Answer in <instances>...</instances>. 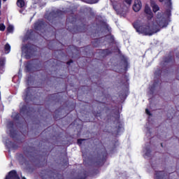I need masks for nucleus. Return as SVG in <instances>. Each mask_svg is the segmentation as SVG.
Masks as SVG:
<instances>
[{
  "label": "nucleus",
  "instance_id": "f257e3e1",
  "mask_svg": "<svg viewBox=\"0 0 179 179\" xmlns=\"http://www.w3.org/2000/svg\"><path fill=\"white\" fill-rule=\"evenodd\" d=\"M31 150L34 151L27 150L24 152V154H20L19 155L20 159H22V161L24 164L31 163L35 167H45L48 163L45 156L38 154L34 151V148H31Z\"/></svg>",
  "mask_w": 179,
  "mask_h": 179
},
{
  "label": "nucleus",
  "instance_id": "f03ea898",
  "mask_svg": "<svg viewBox=\"0 0 179 179\" xmlns=\"http://www.w3.org/2000/svg\"><path fill=\"white\" fill-rule=\"evenodd\" d=\"M133 26L136 32L143 36H153L160 31L159 28H153L150 24H141L139 21L134 22Z\"/></svg>",
  "mask_w": 179,
  "mask_h": 179
},
{
  "label": "nucleus",
  "instance_id": "7ed1b4c3",
  "mask_svg": "<svg viewBox=\"0 0 179 179\" xmlns=\"http://www.w3.org/2000/svg\"><path fill=\"white\" fill-rule=\"evenodd\" d=\"M75 22H76V17L73 16L68 17L66 21L67 30H69V31H71V33H73V34H75L76 33H85V31L87 30L88 27L85 24H82L80 26H75L73 29L68 27V24H69V23L70 24L73 25Z\"/></svg>",
  "mask_w": 179,
  "mask_h": 179
},
{
  "label": "nucleus",
  "instance_id": "20e7f679",
  "mask_svg": "<svg viewBox=\"0 0 179 179\" xmlns=\"http://www.w3.org/2000/svg\"><path fill=\"white\" fill-rule=\"evenodd\" d=\"M41 177L42 179H65L64 175L50 169L42 170Z\"/></svg>",
  "mask_w": 179,
  "mask_h": 179
},
{
  "label": "nucleus",
  "instance_id": "39448f33",
  "mask_svg": "<svg viewBox=\"0 0 179 179\" xmlns=\"http://www.w3.org/2000/svg\"><path fill=\"white\" fill-rule=\"evenodd\" d=\"M64 13V11L61 10H52L49 14L45 15V19L48 20L50 23H54V20H55L57 17H61Z\"/></svg>",
  "mask_w": 179,
  "mask_h": 179
},
{
  "label": "nucleus",
  "instance_id": "423d86ee",
  "mask_svg": "<svg viewBox=\"0 0 179 179\" xmlns=\"http://www.w3.org/2000/svg\"><path fill=\"white\" fill-rule=\"evenodd\" d=\"M155 22L157 26L160 27V29H164V27H167V24H169L167 23V21L166 20V18H164V16L162 12L157 13L156 15Z\"/></svg>",
  "mask_w": 179,
  "mask_h": 179
},
{
  "label": "nucleus",
  "instance_id": "0eeeda50",
  "mask_svg": "<svg viewBox=\"0 0 179 179\" xmlns=\"http://www.w3.org/2000/svg\"><path fill=\"white\" fill-rule=\"evenodd\" d=\"M29 107L27 105H23L20 108V113H16L13 115V118L15 121H19L21 115H29Z\"/></svg>",
  "mask_w": 179,
  "mask_h": 179
},
{
  "label": "nucleus",
  "instance_id": "6e6552de",
  "mask_svg": "<svg viewBox=\"0 0 179 179\" xmlns=\"http://www.w3.org/2000/svg\"><path fill=\"white\" fill-rule=\"evenodd\" d=\"M25 57L27 59H30L33 57L34 52L37 50V48L34 45H25Z\"/></svg>",
  "mask_w": 179,
  "mask_h": 179
},
{
  "label": "nucleus",
  "instance_id": "1a4fd4ad",
  "mask_svg": "<svg viewBox=\"0 0 179 179\" xmlns=\"http://www.w3.org/2000/svg\"><path fill=\"white\" fill-rule=\"evenodd\" d=\"M106 157H107V151H105L102 155V157L100 155H98L96 158V160L94 162L97 167H101L106 163Z\"/></svg>",
  "mask_w": 179,
  "mask_h": 179
},
{
  "label": "nucleus",
  "instance_id": "9d476101",
  "mask_svg": "<svg viewBox=\"0 0 179 179\" xmlns=\"http://www.w3.org/2000/svg\"><path fill=\"white\" fill-rule=\"evenodd\" d=\"M31 92H33L32 87H28L25 90L23 97L26 103H29V101H31V100H33V94Z\"/></svg>",
  "mask_w": 179,
  "mask_h": 179
},
{
  "label": "nucleus",
  "instance_id": "9b49d317",
  "mask_svg": "<svg viewBox=\"0 0 179 179\" xmlns=\"http://www.w3.org/2000/svg\"><path fill=\"white\" fill-rule=\"evenodd\" d=\"M120 111H117L115 113V116H114V118H115V120L117 122V126H116V128H117V135H118V134L120 132H121V129H122V123H121V121H120Z\"/></svg>",
  "mask_w": 179,
  "mask_h": 179
},
{
  "label": "nucleus",
  "instance_id": "f8f14e48",
  "mask_svg": "<svg viewBox=\"0 0 179 179\" xmlns=\"http://www.w3.org/2000/svg\"><path fill=\"white\" fill-rule=\"evenodd\" d=\"M174 62H176V59L174 58V56L171 55L166 56L164 59L162 69L164 70L167 64H174Z\"/></svg>",
  "mask_w": 179,
  "mask_h": 179
},
{
  "label": "nucleus",
  "instance_id": "ddd939ff",
  "mask_svg": "<svg viewBox=\"0 0 179 179\" xmlns=\"http://www.w3.org/2000/svg\"><path fill=\"white\" fill-rule=\"evenodd\" d=\"M156 179H169V175L164 171H155Z\"/></svg>",
  "mask_w": 179,
  "mask_h": 179
},
{
  "label": "nucleus",
  "instance_id": "4468645a",
  "mask_svg": "<svg viewBox=\"0 0 179 179\" xmlns=\"http://www.w3.org/2000/svg\"><path fill=\"white\" fill-rule=\"evenodd\" d=\"M44 27H45V23L41 20L36 22L34 25V30H37L38 31H41Z\"/></svg>",
  "mask_w": 179,
  "mask_h": 179
},
{
  "label": "nucleus",
  "instance_id": "2eb2a0df",
  "mask_svg": "<svg viewBox=\"0 0 179 179\" xmlns=\"http://www.w3.org/2000/svg\"><path fill=\"white\" fill-rule=\"evenodd\" d=\"M5 179H20V177H19V175L17 174L16 170H12L8 172Z\"/></svg>",
  "mask_w": 179,
  "mask_h": 179
},
{
  "label": "nucleus",
  "instance_id": "dca6fc26",
  "mask_svg": "<svg viewBox=\"0 0 179 179\" xmlns=\"http://www.w3.org/2000/svg\"><path fill=\"white\" fill-rule=\"evenodd\" d=\"M142 8V1L141 0H136L133 6L134 12H139Z\"/></svg>",
  "mask_w": 179,
  "mask_h": 179
},
{
  "label": "nucleus",
  "instance_id": "f3484780",
  "mask_svg": "<svg viewBox=\"0 0 179 179\" xmlns=\"http://www.w3.org/2000/svg\"><path fill=\"white\" fill-rule=\"evenodd\" d=\"M6 143V146H8V149H13V150H16V149H17V148H18L17 143H13L9 140H7Z\"/></svg>",
  "mask_w": 179,
  "mask_h": 179
},
{
  "label": "nucleus",
  "instance_id": "a211bd4d",
  "mask_svg": "<svg viewBox=\"0 0 179 179\" xmlns=\"http://www.w3.org/2000/svg\"><path fill=\"white\" fill-rule=\"evenodd\" d=\"M150 3L151 8H152V12H154V13H156V12H158V10H160V7H159L156 4V1H155V0H150Z\"/></svg>",
  "mask_w": 179,
  "mask_h": 179
},
{
  "label": "nucleus",
  "instance_id": "6ab92c4d",
  "mask_svg": "<svg viewBox=\"0 0 179 179\" xmlns=\"http://www.w3.org/2000/svg\"><path fill=\"white\" fill-rule=\"evenodd\" d=\"M121 61L124 63V71H128V59L125 56L122 55L121 57Z\"/></svg>",
  "mask_w": 179,
  "mask_h": 179
},
{
  "label": "nucleus",
  "instance_id": "aec40b11",
  "mask_svg": "<svg viewBox=\"0 0 179 179\" xmlns=\"http://www.w3.org/2000/svg\"><path fill=\"white\" fill-rule=\"evenodd\" d=\"M129 79H128V76L127 75H124L122 76V80L121 81V83L123 86H126V87H128L129 86Z\"/></svg>",
  "mask_w": 179,
  "mask_h": 179
},
{
  "label": "nucleus",
  "instance_id": "412c9836",
  "mask_svg": "<svg viewBox=\"0 0 179 179\" xmlns=\"http://www.w3.org/2000/svg\"><path fill=\"white\" fill-rule=\"evenodd\" d=\"M101 54L103 57H107L111 54V52L108 49H104L101 50Z\"/></svg>",
  "mask_w": 179,
  "mask_h": 179
},
{
  "label": "nucleus",
  "instance_id": "4be33fe9",
  "mask_svg": "<svg viewBox=\"0 0 179 179\" xmlns=\"http://www.w3.org/2000/svg\"><path fill=\"white\" fill-rule=\"evenodd\" d=\"M33 68V64L30 62H28L25 65V69L27 72H31V69Z\"/></svg>",
  "mask_w": 179,
  "mask_h": 179
},
{
  "label": "nucleus",
  "instance_id": "5701e85b",
  "mask_svg": "<svg viewBox=\"0 0 179 179\" xmlns=\"http://www.w3.org/2000/svg\"><path fill=\"white\" fill-rule=\"evenodd\" d=\"M24 0H17V6H18V8H24Z\"/></svg>",
  "mask_w": 179,
  "mask_h": 179
},
{
  "label": "nucleus",
  "instance_id": "b1692460",
  "mask_svg": "<svg viewBox=\"0 0 179 179\" xmlns=\"http://www.w3.org/2000/svg\"><path fill=\"white\" fill-rule=\"evenodd\" d=\"M4 51L6 54H9V52H10V45H9V43H6L5 45Z\"/></svg>",
  "mask_w": 179,
  "mask_h": 179
},
{
  "label": "nucleus",
  "instance_id": "393cba45",
  "mask_svg": "<svg viewBox=\"0 0 179 179\" xmlns=\"http://www.w3.org/2000/svg\"><path fill=\"white\" fill-rule=\"evenodd\" d=\"M92 43L93 47H94L95 48H97V47H99V45L100 44V41H99V39L96 38Z\"/></svg>",
  "mask_w": 179,
  "mask_h": 179
},
{
  "label": "nucleus",
  "instance_id": "a878e982",
  "mask_svg": "<svg viewBox=\"0 0 179 179\" xmlns=\"http://www.w3.org/2000/svg\"><path fill=\"white\" fill-rule=\"evenodd\" d=\"M87 176H89L87 174V171H84L83 173V176H81V177H76V179H86V178H87Z\"/></svg>",
  "mask_w": 179,
  "mask_h": 179
},
{
  "label": "nucleus",
  "instance_id": "bb28decb",
  "mask_svg": "<svg viewBox=\"0 0 179 179\" xmlns=\"http://www.w3.org/2000/svg\"><path fill=\"white\" fill-rule=\"evenodd\" d=\"M144 12H145V13H146V15L152 13V10L150 9V8L149 6H145Z\"/></svg>",
  "mask_w": 179,
  "mask_h": 179
},
{
  "label": "nucleus",
  "instance_id": "cd10ccee",
  "mask_svg": "<svg viewBox=\"0 0 179 179\" xmlns=\"http://www.w3.org/2000/svg\"><path fill=\"white\" fill-rule=\"evenodd\" d=\"M109 40V44H114L115 42V38H114V36L111 35L110 38H108Z\"/></svg>",
  "mask_w": 179,
  "mask_h": 179
},
{
  "label": "nucleus",
  "instance_id": "c85d7f7f",
  "mask_svg": "<svg viewBox=\"0 0 179 179\" xmlns=\"http://www.w3.org/2000/svg\"><path fill=\"white\" fill-rule=\"evenodd\" d=\"M7 31H8V33H13V26L9 25L7 27Z\"/></svg>",
  "mask_w": 179,
  "mask_h": 179
},
{
  "label": "nucleus",
  "instance_id": "c756f323",
  "mask_svg": "<svg viewBox=\"0 0 179 179\" xmlns=\"http://www.w3.org/2000/svg\"><path fill=\"white\" fill-rule=\"evenodd\" d=\"M16 131H10V138H16Z\"/></svg>",
  "mask_w": 179,
  "mask_h": 179
},
{
  "label": "nucleus",
  "instance_id": "7c9ffc66",
  "mask_svg": "<svg viewBox=\"0 0 179 179\" xmlns=\"http://www.w3.org/2000/svg\"><path fill=\"white\" fill-rule=\"evenodd\" d=\"M86 141V139L85 138H79L77 140V143L78 145H79V146H80V145H82L83 142Z\"/></svg>",
  "mask_w": 179,
  "mask_h": 179
},
{
  "label": "nucleus",
  "instance_id": "2f4dec72",
  "mask_svg": "<svg viewBox=\"0 0 179 179\" xmlns=\"http://www.w3.org/2000/svg\"><path fill=\"white\" fill-rule=\"evenodd\" d=\"M147 19L148 20H152V19H153V13L147 14Z\"/></svg>",
  "mask_w": 179,
  "mask_h": 179
},
{
  "label": "nucleus",
  "instance_id": "473e14b6",
  "mask_svg": "<svg viewBox=\"0 0 179 179\" xmlns=\"http://www.w3.org/2000/svg\"><path fill=\"white\" fill-rule=\"evenodd\" d=\"M5 29H6V27H5V24H0V31H5Z\"/></svg>",
  "mask_w": 179,
  "mask_h": 179
},
{
  "label": "nucleus",
  "instance_id": "72a5a7b5",
  "mask_svg": "<svg viewBox=\"0 0 179 179\" xmlns=\"http://www.w3.org/2000/svg\"><path fill=\"white\" fill-rule=\"evenodd\" d=\"M5 66V60L0 59V68Z\"/></svg>",
  "mask_w": 179,
  "mask_h": 179
},
{
  "label": "nucleus",
  "instance_id": "f704fd0d",
  "mask_svg": "<svg viewBox=\"0 0 179 179\" xmlns=\"http://www.w3.org/2000/svg\"><path fill=\"white\" fill-rule=\"evenodd\" d=\"M156 85H157V83L155 82L150 88L151 92H154L156 88Z\"/></svg>",
  "mask_w": 179,
  "mask_h": 179
},
{
  "label": "nucleus",
  "instance_id": "c9c22d12",
  "mask_svg": "<svg viewBox=\"0 0 179 179\" xmlns=\"http://www.w3.org/2000/svg\"><path fill=\"white\" fill-rule=\"evenodd\" d=\"M113 9H114V10H115V12L117 13V15H118V13H119V12H120V10L118 9V7H117V6L116 5H113Z\"/></svg>",
  "mask_w": 179,
  "mask_h": 179
},
{
  "label": "nucleus",
  "instance_id": "e433bc0d",
  "mask_svg": "<svg viewBox=\"0 0 179 179\" xmlns=\"http://www.w3.org/2000/svg\"><path fill=\"white\" fill-rule=\"evenodd\" d=\"M145 113H146L147 115H150V116L152 115V113H150V110H149V109H148V108L145 109Z\"/></svg>",
  "mask_w": 179,
  "mask_h": 179
},
{
  "label": "nucleus",
  "instance_id": "4c0bfd02",
  "mask_svg": "<svg viewBox=\"0 0 179 179\" xmlns=\"http://www.w3.org/2000/svg\"><path fill=\"white\" fill-rule=\"evenodd\" d=\"M158 73V76H160V75H162V70H158L155 72V74L157 75Z\"/></svg>",
  "mask_w": 179,
  "mask_h": 179
},
{
  "label": "nucleus",
  "instance_id": "58836bf2",
  "mask_svg": "<svg viewBox=\"0 0 179 179\" xmlns=\"http://www.w3.org/2000/svg\"><path fill=\"white\" fill-rule=\"evenodd\" d=\"M125 2L127 5H131V3H132V0H125Z\"/></svg>",
  "mask_w": 179,
  "mask_h": 179
},
{
  "label": "nucleus",
  "instance_id": "ea45409f",
  "mask_svg": "<svg viewBox=\"0 0 179 179\" xmlns=\"http://www.w3.org/2000/svg\"><path fill=\"white\" fill-rule=\"evenodd\" d=\"M73 60L70 59L69 61H68V62H66V64H67V65H71V64H73Z\"/></svg>",
  "mask_w": 179,
  "mask_h": 179
},
{
  "label": "nucleus",
  "instance_id": "a19ab883",
  "mask_svg": "<svg viewBox=\"0 0 179 179\" xmlns=\"http://www.w3.org/2000/svg\"><path fill=\"white\" fill-rule=\"evenodd\" d=\"M58 94H59V93L53 94L50 95V97H52V98L55 97V96H58Z\"/></svg>",
  "mask_w": 179,
  "mask_h": 179
},
{
  "label": "nucleus",
  "instance_id": "79ce46f5",
  "mask_svg": "<svg viewBox=\"0 0 179 179\" xmlns=\"http://www.w3.org/2000/svg\"><path fill=\"white\" fill-rule=\"evenodd\" d=\"M159 2H164V0H159ZM169 3H171V0H169Z\"/></svg>",
  "mask_w": 179,
  "mask_h": 179
},
{
  "label": "nucleus",
  "instance_id": "37998d69",
  "mask_svg": "<svg viewBox=\"0 0 179 179\" xmlns=\"http://www.w3.org/2000/svg\"><path fill=\"white\" fill-rule=\"evenodd\" d=\"M176 58H178V59H179V52H178L176 53Z\"/></svg>",
  "mask_w": 179,
  "mask_h": 179
},
{
  "label": "nucleus",
  "instance_id": "c03bdc74",
  "mask_svg": "<svg viewBox=\"0 0 179 179\" xmlns=\"http://www.w3.org/2000/svg\"><path fill=\"white\" fill-rule=\"evenodd\" d=\"M150 153V152L147 151V152H145L146 156H149Z\"/></svg>",
  "mask_w": 179,
  "mask_h": 179
},
{
  "label": "nucleus",
  "instance_id": "a18cd8bd",
  "mask_svg": "<svg viewBox=\"0 0 179 179\" xmlns=\"http://www.w3.org/2000/svg\"><path fill=\"white\" fill-rule=\"evenodd\" d=\"M1 5H2V0H0V8H1Z\"/></svg>",
  "mask_w": 179,
  "mask_h": 179
},
{
  "label": "nucleus",
  "instance_id": "49530a36",
  "mask_svg": "<svg viewBox=\"0 0 179 179\" xmlns=\"http://www.w3.org/2000/svg\"><path fill=\"white\" fill-rule=\"evenodd\" d=\"M22 179H26V177L22 176Z\"/></svg>",
  "mask_w": 179,
  "mask_h": 179
},
{
  "label": "nucleus",
  "instance_id": "de8ad7c7",
  "mask_svg": "<svg viewBox=\"0 0 179 179\" xmlns=\"http://www.w3.org/2000/svg\"><path fill=\"white\" fill-rule=\"evenodd\" d=\"M161 146H163V143H161Z\"/></svg>",
  "mask_w": 179,
  "mask_h": 179
},
{
  "label": "nucleus",
  "instance_id": "09e8293b",
  "mask_svg": "<svg viewBox=\"0 0 179 179\" xmlns=\"http://www.w3.org/2000/svg\"><path fill=\"white\" fill-rule=\"evenodd\" d=\"M3 2H6V0H3Z\"/></svg>",
  "mask_w": 179,
  "mask_h": 179
},
{
  "label": "nucleus",
  "instance_id": "8fccbe9b",
  "mask_svg": "<svg viewBox=\"0 0 179 179\" xmlns=\"http://www.w3.org/2000/svg\"><path fill=\"white\" fill-rule=\"evenodd\" d=\"M166 72H169V70H166Z\"/></svg>",
  "mask_w": 179,
  "mask_h": 179
},
{
  "label": "nucleus",
  "instance_id": "3c124183",
  "mask_svg": "<svg viewBox=\"0 0 179 179\" xmlns=\"http://www.w3.org/2000/svg\"><path fill=\"white\" fill-rule=\"evenodd\" d=\"M53 100H57V99H53Z\"/></svg>",
  "mask_w": 179,
  "mask_h": 179
},
{
  "label": "nucleus",
  "instance_id": "603ef678",
  "mask_svg": "<svg viewBox=\"0 0 179 179\" xmlns=\"http://www.w3.org/2000/svg\"><path fill=\"white\" fill-rule=\"evenodd\" d=\"M0 15H1V10H0Z\"/></svg>",
  "mask_w": 179,
  "mask_h": 179
},
{
  "label": "nucleus",
  "instance_id": "864d4df0",
  "mask_svg": "<svg viewBox=\"0 0 179 179\" xmlns=\"http://www.w3.org/2000/svg\"><path fill=\"white\" fill-rule=\"evenodd\" d=\"M0 100H1V96H0Z\"/></svg>",
  "mask_w": 179,
  "mask_h": 179
}]
</instances>
